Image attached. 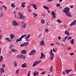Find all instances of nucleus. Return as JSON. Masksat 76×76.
I'll list each match as a JSON object with an SVG mask.
<instances>
[{"label": "nucleus", "instance_id": "nucleus-1", "mask_svg": "<svg viewBox=\"0 0 76 76\" xmlns=\"http://www.w3.org/2000/svg\"><path fill=\"white\" fill-rule=\"evenodd\" d=\"M69 8L68 7H66L63 10V12L64 13H66L65 15L68 16L69 17H70L71 18L72 16L71 15H70V12H69Z\"/></svg>", "mask_w": 76, "mask_h": 76}, {"label": "nucleus", "instance_id": "nucleus-2", "mask_svg": "<svg viewBox=\"0 0 76 76\" xmlns=\"http://www.w3.org/2000/svg\"><path fill=\"white\" fill-rule=\"evenodd\" d=\"M27 36L26 34H25L24 35H22L20 37V38L19 39H17L16 40V42H19L20 41H21L22 40V39L23 38H24L25 37H26Z\"/></svg>", "mask_w": 76, "mask_h": 76}, {"label": "nucleus", "instance_id": "nucleus-3", "mask_svg": "<svg viewBox=\"0 0 76 76\" xmlns=\"http://www.w3.org/2000/svg\"><path fill=\"white\" fill-rule=\"evenodd\" d=\"M42 61H35L33 64V66L34 67L35 66H37V64H38L39 63H40Z\"/></svg>", "mask_w": 76, "mask_h": 76}, {"label": "nucleus", "instance_id": "nucleus-4", "mask_svg": "<svg viewBox=\"0 0 76 76\" xmlns=\"http://www.w3.org/2000/svg\"><path fill=\"white\" fill-rule=\"evenodd\" d=\"M18 14L19 15V18H20V19H25V17L24 16H23L19 12H18Z\"/></svg>", "mask_w": 76, "mask_h": 76}, {"label": "nucleus", "instance_id": "nucleus-5", "mask_svg": "<svg viewBox=\"0 0 76 76\" xmlns=\"http://www.w3.org/2000/svg\"><path fill=\"white\" fill-rule=\"evenodd\" d=\"M45 58V55L43 53H41V56L39 57V58L40 59H44Z\"/></svg>", "mask_w": 76, "mask_h": 76}, {"label": "nucleus", "instance_id": "nucleus-6", "mask_svg": "<svg viewBox=\"0 0 76 76\" xmlns=\"http://www.w3.org/2000/svg\"><path fill=\"white\" fill-rule=\"evenodd\" d=\"M22 24L21 28H25L26 26V25L25 23L23 22H22Z\"/></svg>", "mask_w": 76, "mask_h": 76}, {"label": "nucleus", "instance_id": "nucleus-7", "mask_svg": "<svg viewBox=\"0 0 76 76\" xmlns=\"http://www.w3.org/2000/svg\"><path fill=\"white\" fill-rule=\"evenodd\" d=\"M36 52V51H35L34 50H33L31 51V52H30L29 53V55H34V53H35Z\"/></svg>", "mask_w": 76, "mask_h": 76}, {"label": "nucleus", "instance_id": "nucleus-8", "mask_svg": "<svg viewBox=\"0 0 76 76\" xmlns=\"http://www.w3.org/2000/svg\"><path fill=\"white\" fill-rule=\"evenodd\" d=\"M31 36V35L30 34H29L25 38V39L26 40V41L28 42L29 41V39H28Z\"/></svg>", "mask_w": 76, "mask_h": 76}, {"label": "nucleus", "instance_id": "nucleus-9", "mask_svg": "<svg viewBox=\"0 0 76 76\" xmlns=\"http://www.w3.org/2000/svg\"><path fill=\"white\" fill-rule=\"evenodd\" d=\"M12 23L13 24V26H17V22L15 21H12Z\"/></svg>", "mask_w": 76, "mask_h": 76}, {"label": "nucleus", "instance_id": "nucleus-10", "mask_svg": "<svg viewBox=\"0 0 76 76\" xmlns=\"http://www.w3.org/2000/svg\"><path fill=\"white\" fill-rule=\"evenodd\" d=\"M45 43H44V40H42V41H41V42H40V45L42 46H44L45 45Z\"/></svg>", "mask_w": 76, "mask_h": 76}, {"label": "nucleus", "instance_id": "nucleus-11", "mask_svg": "<svg viewBox=\"0 0 76 76\" xmlns=\"http://www.w3.org/2000/svg\"><path fill=\"white\" fill-rule=\"evenodd\" d=\"M26 51L25 50H23L21 51V53L22 54H26Z\"/></svg>", "mask_w": 76, "mask_h": 76}, {"label": "nucleus", "instance_id": "nucleus-12", "mask_svg": "<svg viewBox=\"0 0 76 76\" xmlns=\"http://www.w3.org/2000/svg\"><path fill=\"white\" fill-rule=\"evenodd\" d=\"M72 69H70V70H66L65 72L66 73V74H68L70 72L72 71Z\"/></svg>", "mask_w": 76, "mask_h": 76}, {"label": "nucleus", "instance_id": "nucleus-13", "mask_svg": "<svg viewBox=\"0 0 76 76\" xmlns=\"http://www.w3.org/2000/svg\"><path fill=\"white\" fill-rule=\"evenodd\" d=\"M10 37L11 38V39H13L15 38V35L13 34H11L10 35Z\"/></svg>", "mask_w": 76, "mask_h": 76}, {"label": "nucleus", "instance_id": "nucleus-14", "mask_svg": "<svg viewBox=\"0 0 76 76\" xmlns=\"http://www.w3.org/2000/svg\"><path fill=\"white\" fill-rule=\"evenodd\" d=\"M53 66H51L50 68L49 69V71L51 72H53Z\"/></svg>", "mask_w": 76, "mask_h": 76}, {"label": "nucleus", "instance_id": "nucleus-15", "mask_svg": "<svg viewBox=\"0 0 76 76\" xmlns=\"http://www.w3.org/2000/svg\"><path fill=\"white\" fill-rule=\"evenodd\" d=\"M50 55H51V57H50V59L51 60H52L53 59V58L54 56V54H50Z\"/></svg>", "mask_w": 76, "mask_h": 76}, {"label": "nucleus", "instance_id": "nucleus-16", "mask_svg": "<svg viewBox=\"0 0 76 76\" xmlns=\"http://www.w3.org/2000/svg\"><path fill=\"white\" fill-rule=\"evenodd\" d=\"M65 34H66L67 36H69L70 35L69 32L67 31H66L65 32Z\"/></svg>", "mask_w": 76, "mask_h": 76}, {"label": "nucleus", "instance_id": "nucleus-17", "mask_svg": "<svg viewBox=\"0 0 76 76\" xmlns=\"http://www.w3.org/2000/svg\"><path fill=\"white\" fill-rule=\"evenodd\" d=\"M70 43L72 45H73L74 42V39H72V40H71L70 41Z\"/></svg>", "mask_w": 76, "mask_h": 76}, {"label": "nucleus", "instance_id": "nucleus-18", "mask_svg": "<svg viewBox=\"0 0 76 76\" xmlns=\"http://www.w3.org/2000/svg\"><path fill=\"white\" fill-rule=\"evenodd\" d=\"M22 68H25L27 67V66H26V64L25 63L23 64L22 66Z\"/></svg>", "mask_w": 76, "mask_h": 76}, {"label": "nucleus", "instance_id": "nucleus-19", "mask_svg": "<svg viewBox=\"0 0 76 76\" xmlns=\"http://www.w3.org/2000/svg\"><path fill=\"white\" fill-rule=\"evenodd\" d=\"M32 6L33 7V8H34V9L36 10L37 9V8H36V6L35 4H32Z\"/></svg>", "mask_w": 76, "mask_h": 76}, {"label": "nucleus", "instance_id": "nucleus-20", "mask_svg": "<svg viewBox=\"0 0 76 76\" xmlns=\"http://www.w3.org/2000/svg\"><path fill=\"white\" fill-rule=\"evenodd\" d=\"M43 7L45 9L47 10H48V9H49V8L48 7H47L45 6H43Z\"/></svg>", "mask_w": 76, "mask_h": 76}, {"label": "nucleus", "instance_id": "nucleus-21", "mask_svg": "<svg viewBox=\"0 0 76 76\" xmlns=\"http://www.w3.org/2000/svg\"><path fill=\"white\" fill-rule=\"evenodd\" d=\"M75 25V22H73V23H71L70 25V26H72L73 25Z\"/></svg>", "mask_w": 76, "mask_h": 76}, {"label": "nucleus", "instance_id": "nucleus-22", "mask_svg": "<svg viewBox=\"0 0 76 76\" xmlns=\"http://www.w3.org/2000/svg\"><path fill=\"white\" fill-rule=\"evenodd\" d=\"M0 70L1 72L4 73V71L3 68H1V69H0Z\"/></svg>", "mask_w": 76, "mask_h": 76}, {"label": "nucleus", "instance_id": "nucleus-23", "mask_svg": "<svg viewBox=\"0 0 76 76\" xmlns=\"http://www.w3.org/2000/svg\"><path fill=\"white\" fill-rule=\"evenodd\" d=\"M0 58V62H1L2 60H3V57L2 56H1Z\"/></svg>", "mask_w": 76, "mask_h": 76}, {"label": "nucleus", "instance_id": "nucleus-24", "mask_svg": "<svg viewBox=\"0 0 76 76\" xmlns=\"http://www.w3.org/2000/svg\"><path fill=\"white\" fill-rule=\"evenodd\" d=\"M39 75V73L38 72H35L34 74V76H36L37 75Z\"/></svg>", "mask_w": 76, "mask_h": 76}, {"label": "nucleus", "instance_id": "nucleus-25", "mask_svg": "<svg viewBox=\"0 0 76 76\" xmlns=\"http://www.w3.org/2000/svg\"><path fill=\"white\" fill-rule=\"evenodd\" d=\"M51 13V14L53 15H56V13L53 11Z\"/></svg>", "mask_w": 76, "mask_h": 76}, {"label": "nucleus", "instance_id": "nucleus-26", "mask_svg": "<svg viewBox=\"0 0 76 76\" xmlns=\"http://www.w3.org/2000/svg\"><path fill=\"white\" fill-rule=\"evenodd\" d=\"M21 58H22L23 59H24L25 58V56H24L23 55H21Z\"/></svg>", "mask_w": 76, "mask_h": 76}, {"label": "nucleus", "instance_id": "nucleus-27", "mask_svg": "<svg viewBox=\"0 0 76 76\" xmlns=\"http://www.w3.org/2000/svg\"><path fill=\"white\" fill-rule=\"evenodd\" d=\"M41 23L43 24H44L45 23V20H44L42 19L41 20Z\"/></svg>", "mask_w": 76, "mask_h": 76}, {"label": "nucleus", "instance_id": "nucleus-28", "mask_svg": "<svg viewBox=\"0 0 76 76\" xmlns=\"http://www.w3.org/2000/svg\"><path fill=\"white\" fill-rule=\"evenodd\" d=\"M2 6L3 8H4V10H7V7H6L5 6H4V5H2Z\"/></svg>", "mask_w": 76, "mask_h": 76}, {"label": "nucleus", "instance_id": "nucleus-29", "mask_svg": "<svg viewBox=\"0 0 76 76\" xmlns=\"http://www.w3.org/2000/svg\"><path fill=\"white\" fill-rule=\"evenodd\" d=\"M57 21L59 23H61L62 21H61L59 19L57 20Z\"/></svg>", "mask_w": 76, "mask_h": 76}, {"label": "nucleus", "instance_id": "nucleus-30", "mask_svg": "<svg viewBox=\"0 0 76 76\" xmlns=\"http://www.w3.org/2000/svg\"><path fill=\"white\" fill-rule=\"evenodd\" d=\"M5 39L8 41H11V40H10L9 38H6Z\"/></svg>", "mask_w": 76, "mask_h": 76}, {"label": "nucleus", "instance_id": "nucleus-31", "mask_svg": "<svg viewBox=\"0 0 76 76\" xmlns=\"http://www.w3.org/2000/svg\"><path fill=\"white\" fill-rule=\"evenodd\" d=\"M14 66L15 67H16L17 66V64L16 62H14Z\"/></svg>", "mask_w": 76, "mask_h": 76}, {"label": "nucleus", "instance_id": "nucleus-32", "mask_svg": "<svg viewBox=\"0 0 76 76\" xmlns=\"http://www.w3.org/2000/svg\"><path fill=\"white\" fill-rule=\"evenodd\" d=\"M22 57L21 56V55L17 56V58H21V57Z\"/></svg>", "mask_w": 76, "mask_h": 76}, {"label": "nucleus", "instance_id": "nucleus-33", "mask_svg": "<svg viewBox=\"0 0 76 76\" xmlns=\"http://www.w3.org/2000/svg\"><path fill=\"white\" fill-rule=\"evenodd\" d=\"M52 51H53V50H51V51H50V52H49V54H54L53 52H52Z\"/></svg>", "mask_w": 76, "mask_h": 76}, {"label": "nucleus", "instance_id": "nucleus-34", "mask_svg": "<svg viewBox=\"0 0 76 76\" xmlns=\"http://www.w3.org/2000/svg\"><path fill=\"white\" fill-rule=\"evenodd\" d=\"M11 7H12L13 8H14L15 7V6L14 5V4L13 3H12L11 5Z\"/></svg>", "mask_w": 76, "mask_h": 76}, {"label": "nucleus", "instance_id": "nucleus-35", "mask_svg": "<svg viewBox=\"0 0 76 76\" xmlns=\"http://www.w3.org/2000/svg\"><path fill=\"white\" fill-rule=\"evenodd\" d=\"M19 69L18 70H17L16 71V72L17 74H19Z\"/></svg>", "mask_w": 76, "mask_h": 76}, {"label": "nucleus", "instance_id": "nucleus-36", "mask_svg": "<svg viewBox=\"0 0 76 76\" xmlns=\"http://www.w3.org/2000/svg\"><path fill=\"white\" fill-rule=\"evenodd\" d=\"M46 73L45 72H42V73H41L40 74V75H44Z\"/></svg>", "mask_w": 76, "mask_h": 76}, {"label": "nucleus", "instance_id": "nucleus-37", "mask_svg": "<svg viewBox=\"0 0 76 76\" xmlns=\"http://www.w3.org/2000/svg\"><path fill=\"white\" fill-rule=\"evenodd\" d=\"M35 16H37L38 15H37V14L35 13H32Z\"/></svg>", "mask_w": 76, "mask_h": 76}, {"label": "nucleus", "instance_id": "nucleus-38", "mask_svg": "<svg viewBox=\"0 0 76 76\" xmlns=\"http://www.w3.org/2000/svg\"><path fill=\"white\" fill-rule=\"evenodd\" d=\"M4 14L2 13L0 14V17H2L3 16Z\"/></svg>", "mask_w": 76, "mask_h": 76}, {"label": "nucleus", "instance_id": "nucleus-39", "mask_svg": "<svg viewBox=\"0 0 76 76\" xmlns=\"http://www.w3.org/2000/svg\"><path fill=\"white\" fill-rule=\"evenodd\" d=\"M72 37H70L68 38V39L69 40V39H72Z\"/></svg>", "mask_w": 76, "mask_h": 76}, {"label": "nucleus", "instance_id": "nucleus-40", "mask_svg": "<svg viewBox=\"0 0 76 76\" xmlns=\"http://www.w3.org/2000/svg\"><path fill=\"white\" fill-rule=\"evenodd\" d=\"M6 66L4 64H3L2 65V67H3V68H5V67Z\"/></svg>", "mask_w": 76, "mask_h": 76}, {"label": "nucleus", "instance_id": "nucleus-41", "mask_svg": "<svg viewBox=\"0 0 76 76\" xmlns=\"http://www.w3.org/2000/svg\"><path fill=\"white\" fill-rule=\"evenodd\" d=\"M52 16L53 18H56V16L55 15H53Z\"/></svg>", "mask_w": 76, "mask_h": 76}, {"label": "nucleus", "instance_id": "nucleus-42", "mask_svg": "<svg viewBox=\"0 0 76 76\" xmlns=\"http://www.w3.org/2000/svg\"><path fill=\"white\" fill-rule=\"evenodd\" d=\"M56 44H57L58 45H61V44L59 43H58V42H57L56 43Z\"/></svg>", "mask_w": 76, "mask_h": 76}, {"label": "nucleus", "instance_id": "nucleus-43", "mask_svg": "<svg viewBox=\"0 0 76 76\" xmlns=\"http://www.w3.org/2000/svg\"><path fill=\"white\" fill-rule=\"evenodd\" d=\"M12 51L13 52H15L16 51V50H15V49H12Z\"/></svg>", "mask_w": 76, "mask_h": 76}, {"label": "nucleus", "instance_id": "nucleus-44", "mask_svg": "<svg viewBox=\"0 0 76 76\" xmlns=\"http://www.w3.org/2000/svg\"><path fill=\"white\" fill-rule=\"evenodd\" d=\"M19 25H20L19 23H16V26H19Z\"/></svg>", "mask_w": 76, "mask_h": 76}, {"label": "nucleus", "instance_id": "nucleus-45", "mask_svg": "<svg viewBox=\"0 0 76 76\" xmlns=\"http://www.w3.org/2000/svg\"><path fill=\"white\" fill-rule=\"evenodd\" d=\"M2 38V36L1 35H0V39H1Z\"/></svg>", "mask_w": 76, "mask_h": 76}, {"label": "nucleus", "instance_id": "nucleus-46", "mask_svg": "<svg viewBox=\"0 0 76 76\" xmlns=\"http://www.w3.org/2000/svg\"><path fill=\"white\" fill-rule=\"evenodd\" d=\"M20 46L22 47H24V45H23V44H21L20 45Z\"/></svg>", "mask_w": 76, "mask_h": 76}, {"label": "nucleus", "instance_id": "nucleus-47", "mask_svg": "<svg viewBox=\"0 0 76 76\" xmlns=\"http://www.w3.org/2000/svg\"><path fill=\"white\" fill-rule=\"evenodd\" d=\"M56 5H57V7H60V4H57Z\"/></svg>", "mask_w": 76, "mask_h": 76}, {"label": "nucleus", "instance_id": "nucleus-48", "mask_svg": "<svg viewBox=\"0 0 76 76\" xmlns=\"http://www.w3.org/2000/svg\"><path fill=\"white\" fill-rule=\"evenodd\" d=\"M67 38H68V37H67V36H66V37H65L64 38V39H65V40H66V39H67Z\"/></svg>", "mask_w": 76, "mask_h": 76}, {"label": "nucleus", "instance_id": "nucleus-49", "mask_svg": "<svg viewBox=\"0 0 76 76\" xmlns=\"http://www.w3.org/2000/svg\"><path fill=\"white\" fill-rule=\"evenodd\" d=\"M21 6H22V7L23 8H24L25 7V5H22Z\"/></svg>", "mask_w": 76, "mask_h": 76}, {"label": "nucleus", "instance_id": "nucleus-50", "mask_svg": "<svg viewBox=\"0 0 76 76\" xmlns=\"http://www.w3.org/2000/svg\"><path fill=\"white\" fill-rule=\"evenodd\" d=\"M38 70H40V71H41V70L43 71V69H40V68H39V69H38Z\"/></svg>", "mask_w": 76, "mask_h": 76}, {"label": "nucleus", "instance_id": "nucleus-51", "mask_svg": "<svg viewBox=\"0 0 76 76\" xmlns=\"http://www.w3.org/2000/svg\"><path fill=\"white\" fill-rule=\"evenodd\" d=\"M65 40H66L64 38V39H63L62 41L63 42H65Z\"/></svg>", "mask_w": 76, "mask_h": 76}, {"label": "nucleus", "instance_id": "nucleus-52", "mask_svg": "<svg viewBox=\"0 0 76 76\" xmlns=\"http://www.w3.org/2000/svg\"><path fill=\"white\" fill-rule=\"evenodd\" d=\"M45 31L47 32L48 31V29H45Z\"/></svg>", "mask_w": 76, "mask_h": 76}, {"label": "nucleus", "instance_id": "nucleus-53", "mask_svg": "<svg viewBox=\"0 0 76 76\" xmlns=\"http://www.w3.org/2000/svg\"><path fill=\"white\" fill-rule=\"evenodd\" d=\"M24 46H26V42L23 44Z\"/></svg>", "mask_w": 76, "mask_h": 76}, {"label": "nucleus", "instance_id": "nucleus-54", "mask_svg": "<svg viewBox=\"0 0 76 76\" xmlns=\"http://www.w3.org/2000/svg\"><path fill=\"white\" fill-rule=\"evenodd\" d=\"M55 45V44H50V46H52V45Z\"/></svg>", "mask_w": 76, "mask_h": 76}, {"label": "nucleus", "instance_id": "nucleus-55", "mask_svg": "<svg viewBox=\"0 0 76 76\" xmlns=\"http://www.w3.org/2000/svg\"><path fill=\"white\" fill-rule=\"evenodd\" d=\"M31 10L30 9H29L28 10V11L29 12H31Z\"/></svg>", "mask_w": 76, "mask_h": 76}, {"label": "nucleus", "instance_id": "nucleus-56", "mask_svg": "<svg viewBox=\"0 0 76 76\" xmlns=\"http://www.w3.org/2000/svg\"><path fill=\"white\" fill-rule=\"evenodd\" d=\"M26 4V3H21V4H22V5H24V4Z\"/></svg>", "mask_w": 76, "mask_h": 76}, {"label": "nucleus", "instance_id": "nucleus-57", "mask_svg": "<svg viewBox=\"0 0 76 76\" xmlns=\"http://www.w3.org/2000/svg\"><path fill=\"white\" fill-rule=\"evenodd\" d=\"M63 74L64 75H66V73H65V72H63Z\"/></svg>", "mask_w": 76, "mask_h": 76}, {"label": "nucleus", "instance_id": "nucleus-58", "mask_svg": "<svg viewBox=\"0 0 76 76\" xmlns=\"http://www.w3.org/2000/svg\"><path fill=\"white\" fill-rule=\"evenodd\" d=\"M58 39L59 40L61 39V37H58Z\"/></svg>", "mask_w": 76, "mask_h": 76}, {"label": "nucleus", "instance_id": "nucleus-59", "mask_svg": "<svg viewBox=\"0 0 76 76\" xmlns=\"http://www.w3.org/2000/svg\"><path fill=\"white\" fill-rule=\"evenodd\" d=\"M29 44H28V42H27V43H26V45H28Z\"/></svg>", "mask_w": 76, "mask_h": 76}, {"label": "nucleus", "instance_id": "nucleus-60", "mask_svg": "<svg viewBox=\"0 0 76 76\" xmlns=\"http://www.w3.org/2000/svg\"><path fill=\"white\" fill-rule=\"evenodd\" d=\"M47 24L48 25H50V23H47Z\"/></svg>", "mask_w": 76, "mask_h": 76}, {"label": "nucleus", "instance_id": "nucleus-61", "mask_svg": "<svg viewBox=\"0 0 76 76\" xmlns=\"http://www.w3.org/2000/svg\"><path fill=\"white\" fill-rule=\"evenodd\" d=\"M30 73H28V76H30Z\"/></svg>", "mask_w": 76, "mask_h": 76}, {"label": "nucleus", "instance_id": "nucleus-62", "mask_svg": "<svg viewBox=\"0 0 76 76\" xmlns=\"http://www.w3.org/2000/svg\"><path fill=\"white\" fill-rule=\"evenodd\" d=\"M71 48H68V50H71Z\"/></svg>", "mask_w": 76, "mask_h": 76}, {"label": "nucleus", "instance_id": "nucleus-63", "mask_svg": "<svg viewBox=\"0 0 76 76\" xmlns=\"http://www.w3.org/2000/svg\"><path fill=\"white\" fill-rule=\"evenodd\" d=\"M74 55V54L73 53H71V56H72V55Z\"/></svg>", "mask_w": 76, "mask_h": 76}, {"label": "nucleus", "instance_id": "nucleus-64", "mask_svg": "<svg viewBox=\"0 0 76 76\" xmlns=\"http://www.w3.org/2000/svg\"><path fill=\"white\" fill-rule=\"evenodd\" d=\"M53 51L54 52H56V51H55V50L54 49H53Z\"/></svg>", "mask_w": 76, "mask_h": 76}]
</instances>
